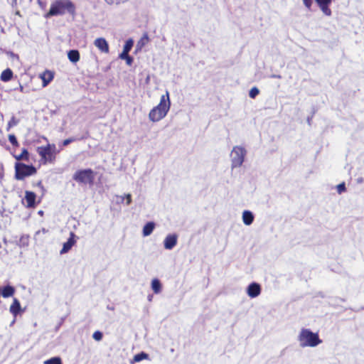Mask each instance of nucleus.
I'll return each mask as SVG.
<instances>
[{"label": "nucleus", "mask_w": 364, "mask_h": 364, "mask_svg": "<svg viewBox=\"0 0 364 364\" xmlns=\"http://www.w3.org/2000/svg\"><path fill=\"white\" fill-rule=\"evenodd\" d=\"M66 13L73 17L76 15V7L71 0H55L51 3L50 9L45 14L46 18L55 16H63Z\"/></svg>", "instance_id": "obj_1"}, {"label": "nucleus", "mask_w": 364, "mask_h": 364, "mask_svg": "<svg viewBox=\"0 0 364 364\" xmlns=\"http://www.w3.org/2000/svg\"><path fill=\"white\" fill-rule=\"evenodd\" d=\"M171 107L169 92H166L160 98L159 103L154 107L149 113V119L152 122H157L164 119Z\"/></svg>", "instance_id": "obj_2"}, {"label": "nucleus", "mask_w": 364, "mask_h": 364, "mask_svg": "<svg viewBox=\"0 0 364 364\" xmlns=\"http://www.w3.org/2000/svg\"><path fill=\"white\" fill-rule=\"evenodd\" d=\"M298 340L301 347H315L322 342L317 333H313L307 328L301 330Z\"/></svg>", "instance_id": "obj_3"}, {"label": "nucleus", "mask_w": 364, "mask_h": 364, "mask_svg": "<svg viewBox=\"0 0 364 364\" xmlns=\"http://www.w3.org/2000/svg\"><path fill=\"white\" fill-rule=\"evenodd\" d=\"M36 151L43 164L47 162L52 163L55 159L56 146L54 144H48L46 146H38Z\"/></svg>", "instance_id": "obj_4"}, {"label": "nucleus", "mask_w": 364, "mask_h": 364, "mask_svg": "<svg viewBox=\"0 0 364 364\" xmlns=\"http://www.w3.org/2000/svg\"><path fill=\"white\" fill-rule=\"evenodd\" d=\"M95 172L91 168L77 170L73 178L78 183L92 185L95 181Z\"/></svg>", "instance_id": "obj_5"}, {"label": "nucleus", "mask_w": 364, "mask_h": 364, "mask_svg": "<svg viewBox=\"0 0 364 364\" xmlns=\"http://www.w3.org/2000/svg\"><path fill=\"white\" fill-rule=\"evenodd\" d=\"M15 177L17 180H23L26 177L34 175L37 170L33 165L17 163L15 166Z\"/></svg>", "instance_id": "obj_6"}, {"label": "nucleus", "mask_w": 364, "mask_h": 364, "mask_svg": "<svg viewBox=\"0 0 364 364\" xmlns=\"http://www.w3.org/2000/svg\"><path fill=\"white\" fill-rule=\"evenodd\" d=\"M246 151L241 146H235L232 151V166L239 167L240 166L245 159Z\"/></svg>", "instance_id": "obj_7"}, {"label": "nucleus", "mask_w": 364, "mask_h": 364, "mask_svg": "<svg viewBox=\"0 0 364 364\" xmlns=\"http://www.w3.org/2000/svg\"><path fill=\"white\" fill-rule=\"evenodd\" d=\"M317 3L318 6L323 11V13L326 16L331 15V10L329 8L330 4H331L332 0H315ZM304 4L305 6L310 9L313 3V0H303Z\"/></svg>", "instance_id": "obj_8"}, {"label": "nucleus", "mask_w": 364, "mask_h": 364, "mask_svg": "<svg viewBox=\"0 0 364 364\" xmlns=\"http://www.w3.org/2000/svg\"><path fill=\"white\" fill-rule=\"evenodd\" d=\"M54 72L46 70L44 72L40 74L39 77L42 80V86L46 87L54 78Z\"/></svg>", "instance_id": "obj_9"}, {"label": "nucleus", "mask_w": 364, "mask_h": 364, "mask_svg": "<svg viewBox=\"0 0 364 364\" xmlns=\"http://www.w3.org/2000/svg\"><path fill=\"white\" fill-rule=\"evenodd\" d=\"M95 46L102 53H108L109 51V45L104 38H98L94 41Z\"/></svg>", "instance_id": "obj_10"}, {"label": "nucleus", "mask_w": 364, "mask_h": 364, "mask_svg": "<svg viewBox=\"0 0 364 364\" xmlns=\"http://www.w3.org/2000/svg\"><path fill=\"white\" fill-rule=\"evenodd\" d=\"M261 287L260 285L257 283H252L249 285L247 288V294L251 298L257 297L260 294Z\"/></svg>", "instance_id": "obj_11"}, {"label": "nucleus", "mask_w": 364, "mask_h": 364, "mask_svg": "<svg viewBox=\"0 0 364 364\" xmlns=\"http://www.w3.org/2000/svg\"><path fill=\"white\" fill-rule=\"evenodd\" d=\"M36 195L34 192L26 191L25 192V200L28 208H34L36 206Z\"/></svg>", "instance_id": "obj_12"}, {"label": "nucleus", "mask_w": 364, "mask_h": 364, "mask_svg": "<svg viewBox=\"0 0 364 364\" xmlns=\"http://www.w3.org/2000/svg\"><path fill=\"white\" fill-rule=\"evenodd\" d=\"M177 243V236L176 235H168L164 240V247L167 250H171Z\"/></svg>", "instance_id": "obj_13"}, {"label": "nucleus", "mask_w": 364, "mask_h": 364, "mask_svg": "<svg viewBox=\"0 0 364 364\" xmlns=\"http://www.w3.org/2000/svg\"><path fill=\"white\" fill-rule=\"evenodd\" d=\"M74 237H75V234L73 232H71L70 237H69L68 241L63 244V248L60 250L61 254L68 252L72 248V247L75 243Z\"/></svg>", "instance_id": "obj_14"}, {"label": "nucleus", "mask_w": 364, "mask_h": 364, "mask_svg": "<svg viewBox=\"0 0 364 364\" xmlns=\"http://www.w3.org/2000/svg\"><path fill=\"white\" fill-rule=\"evenodd\" d=\"M10 312L16 316L21 311V304L16 298H14L13 303L10 306Z\"/></svg>", "instance_id": "obj_15"}, {"label": "nucleus", "mask_w": 364, "mask_h": 364, "mask_svg": "<svg viewBox=\"0 0 364 364\" xmlns=\"http://www.w3.org/2000/svg\"><path fill=\"white\" fill-rule=\"evenodd\" d=\"M150 41L148 33H144L141 38L138 41L136 44V50H140L141 48L148 44Z\"/></svg>", "instance_id": "obj_16"}, {"label": "nucleus", "mask_w": 364, "mask_h": 364, "mask_svg": "<svg viewBox=\"0 0 364 364\" xmlns=\"http://www.w3.org/2000/svg\"><path fill=\"white\" fill-rule=\"evenodd\" d=\"M13 71L10 68L3 70L0 75V80L3 82H9L13 78Z\"/></svg>", "instance_id": "obj_17"}, {"label": "nucleus", "mask_w": 364, "mask_h": 364, "mask_svg": "<svg viewBox=\"0 0 364 364\" xmlns=\"http://www.w3.org/2000/svg\"><path fill=\"white\" fill-rule=\"evenodd\" d=\"M68 58L70 62L75 63L80 60V52L77 50H70L68 53Z\"/></svg>", "instance_id": "obj_18"}, {"label": "nucleus", "mask_w": 364, "mask_h": 364, "mask_svg": "<svg viewBox=\"0 0 364 364\" xmlns=\"http://www.w3.org/2000/svg\"><path fill=\"white\" fill-rule=\"evenodd\" d=\"M242 220L246 225H250L254 220V215L252 212L245 210L242 213Z\"/></svg>", "instance_id": "obj_19"}, {"label": "nucleus", "mask_w": 364, "mask_h": 364, "mask_svg": "<svg viewBox=\"0 0 364 364\" xmlns=\"http://www.w3.org/2000/svg\"><path fill=\"white\" fill-rule=\"evenodd\" d=\"M15 288L12 286L7 285L4 287L1 290V295L4 298L12 296L15 293Z\"/></svg>", "instance_id": "obj_20"}, {"label": "nucleus", "mask_w": 364, "mask_h": 364, "mask_svg": "<svg viewBox=\"0 0 364 364\" xmlns=\"http://www.w3.org/2000/svg\"><path fill=\"white\" fill-rule=\"evenodd\" d=\"M155 228V223L154 222H149L147 223L143 228V235L144 236H149L150 235L154 229Z\"/></svg>", "instance_id": "obj_21"}, {"label": "nucleus", "mask_w": 364, "mask_h": 364, "mask_svg": "<svg viewBox=\"0 0 364 364\" xmlns=\"http://www.w3.org/2000/svg\"><path fill=\"white\" fill-rule=\"evenodd\" d=\"M151 288L155 294H159L161 291V284L158 279H154L151 282Z\"/></svg>", "instance_id": "obj_22"}, {"label": "nucleus", "mask_w": 364, "mask_h": 364, "mask_svg": "<svg viewBox=\"0 0 364 364\" xmlns=\"http://www.w3.org/2000/svg\"><path fill=\"white\" fill-rule=\"evenodd\" d=\"M15 159L17 161L24 160L26 161H29V153L26 149H23L21 154L15 156Z\"/></svg>", "instance_id": "obj_23"}, {"label": "nucleus", "mask_w": 364, "mask_h": 364, "mask_svg": "<svg viewBox=\"0 0 364 364\" xmlns=\"http://www.w3.org/2000/svg\"><path fill=\"white\" fill-rule=\"evenodd\" d=\"M119 58L122 60H125L128 65H132L133 63V58L127 53H122L119 55Z\"/></svg>", "instance_id": "obj_24"}, {"label": "nucleus", "mask_w": 364, "mask_h": 364, "mask_svg": "<svg viewBox=\"0 0 364 364\" xmlns=\"http://www.w3.org/2000/svg\"><path fill=\"white\" fill-rule=\"evenodd\" d=\"M133 43L134 42L132 39L127 40L124 46L123 51L122 53H129L133 46Z\"/></svg>", "instance_id": "obj_25"}, {"label": "nucleus", "mask_w": 364, "mask_h": 364, "mask_svg": "<svg viewBox=\"0 0 364 364\" xmlns=\"http://www.w3.org/2000/svg\"><path fill=\"white\" fill-rule=\"evenodd\" d=\"M148 356H149V355L147 353L141 352L140 353L136 354L134 356L133 360H134V362H139V361H141L144 359L148 358Z\"/></svg>", "instance_id": "obj_26"}, {"label": "nucleus", "mask_w": 364, "mask_h": 364, "mask_svg": "<svg viewBox=\"0 0 364 364\" xmlns=\"http://www.w3.org/2000/svg\"><path fill=\"white\" fill-rule=\"evenodd\" d=\"M44 364H62V361L59 357H54L45 360Z\"/></svg>", "instance_id": "obj_27"}, {"label": "nucleus", "mask_w": 364, "mask_h": 364, "mask_svg": "<svg viewBox=\"0 0 364 364\" xmlns=\"http://www.w3.org/2000/svg\"><path fill=\"white\" fill-rule=\"evenodd\" d=\"M9 142L16 147H18L19 146V143L14 134H9L8 136Z\"/></svg>", "instance_id": "obj_28"}, {"label": "nucleus", "mask_w": 364, "mask_h": 364, "mask_svg": "<svg viewBox=\"0 0 364 364\" xmlns=\"http://www.w3.org/2000/svg\"><path fill=\"white\" fill-rule=\"evenodd\" d=\"M102 336H103V334L101 331H96L94 332V333L92 334V338L97 341H100L102 339Z\"/></svg>", "instance_id": "obj_29"}, {"label": "nucleus", "mask_w": 364, "mask_h": 364, "mask_svg": "<svg viewBox=\"0 0 364 364\" xmlns=\"http://www.w3.org/2000/svg\"><path fill=\"white\" fill-rule=\"evenodd\" d=\"M259 90L257 88V87H252L250 90V92H249V96L254 99L257 95H259Z\"/></svg>", "instance_id": "obj_30"}, {"label": "nucleus", "mask_w": 364, "mask_h": 364, "mask_svg": "<svg viewBox=\"0 0 364 364\" xmlns=\"http://www.w3.org/2000/svg\"><path fill=\"white\" fill-rule=\"evenodd\" d=\"M346 190L345 183H341L337 186V191L338 193H342L345 192Z\"/></svg>", "instance_id": "obj_31"}, {"label": "nucleus", "mask_w": 364, "mask_h": 364, "mask_svg": "<svg viewBox=\"0 0 364 364\" xmlns=\"http://www.w3.org/2000/svg\"><path fill=\"white\" fill-rule=\"evenodd\" d=\"M17 124V122L13 117L8 123L7 130H9L11 127L15 126Z\"/></svg>", "instance_id": "obj_32"}, {"label": "nucleus", "mask_w": 364, "mask_h": 364, "mask_svg": "<svg viewBox=\"0 0 364 364\" xmlns=\"http://www.w3.org/2000/svg\"><path fill=\"white\" fill-rule=\"evenodd\" d=\"M75 139L74 138H68V139H65L63 141V146H68V144H70L71 142L74 141Z\"/></svg>", "instance_id": "obj_33"}, {"label": "nucleus", "mask_w": 364, "mask_h": 364, "mask_svg": "<svg viewBox=\"0 0 364 364\" xmlns=\"http://www.w3.org/2000/svg\"><path fill=\"white\" fill-rule=\"evenodd\" d=\"M124 198H125L126 201H127V205L131 204V203H132V196H131V194L128 193V194L125 195Z\"/></svg>", "instance_id": "obj_34"}, {"label": "nucleus", "mask_w": 364, "mask_h": 364, "mask_svg": "<svg viewBox=\"0 0 364 364\" xmlns=\"http://www.w3.org/2000/svg\"><path fill=\"white\" fill-rule=\"evenodd\" d=\"M4 177V166L0 164V179H2Z\"/></svg>", "instance_id": "obj_35"}, {"label": "nucleus", "mask_w": 364, "mask_h": 364, "mask_svg": "<svg viewBox=\"0 0 364 364\" xmlns=\"http://www.w3.org/2000/svg\"><path fill=\"white\" fill-rule=\"evenodd\" d=\"M18 90L22 93L28 92V90H26L24 86L21 84L19 85Z\"/></svg>", "instance_id": "obj_36"}, {"label": "nucleus", "mask_w": 364, "mask_h": 364, "mask_svg": "<svg viewBox=\"0 0 364 364\" xmlns=\"http://www.w3.org/2000/svg\"><path fill=\"white\" fill-rule=\"evenodd\" d=\"M11 4L12 6H17V0H11Z\"/></svg>", "instance_id": "obj_37"}]
</instances>
